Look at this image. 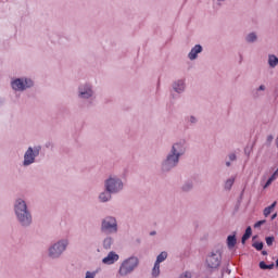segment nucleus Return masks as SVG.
I'll return each instance as SVG.
<instances>
[{
    "mask_svg": "<svg viewBox=\"0 0 278 278\" xmlns=\"http://www.w3.org/2000/svg\"><path fill=\"white\" fill-rule=\"evenodd\" d=\"M187 122L189 123V125H197V123H199V117H197L195 115H190L189 117H187Z\"/></svg>",
    "mask_w": 278,
    "mask_h": 278,
    "instance_id": "26",
    "label": "nucleus"
},
{
    "mask_svg": "<svg viewBox=\"0 0 278 278\" xmlns=\"http://www.w3.org/2000/svg\"><path fill=\"white\" fill-rule=\"evenodd\" d=\"M182 190H184L185 192H188V190H192V182H185V184L182 185Z\"/></svg>",
    "mask_w": 278,
    "mask_h": 278,
    "instance_id": "27",
    "label": "nucleus"
},
{
    "mask_svg": "<svg viewBox=\"0 0 278 278\" xmlns=\"http://www.w3.org/2000/svg\"><path fill=\"white\" fill-rule=\"evenodd\" d=\"M236 242H237L236 235H230L227 237L228 249H233V247H236Z\"/></svg>",
    "mask_w": 278,
    "mask_h": 278,
    "instance_id": "23",
    "label": "nucleus"
},
{
    "mask_svg": "<svg viewBox=\"0 0 278 278\" xmlns=\"http://www.w3.org/2000/svg\"><path fill=\"white\" fill-rule=\"evenodd\" d=\"M265 240L267 247H273V242H275V237H267Z\"/></svg>",
    "mask_w": 278,
    "mask_h": 278,
    "instance_id": "29",
    "label": "nucleus"
},
{
    "mask_svg": "<svg viewBox=\"0 0 278 278\" xmlns=\"http://www.w3.org/2000/svg\"><path fill=\"white\" fill-rule=\"evenodd\" d=\"M262 225H266V219L258 220L256 224H254V228L260 229Z\"/></svg>",
    "mask_w": 278,
    "mask_h": 278,
    "instance_id": "30",
    "label": "nucleus"
},
{
    "mask_svg": "<svg viewBox=\"0 0 278 278\" xmlns=\"http://www.w3.org/2000/svg\"><path fill=\"white\" fill-rule=\"evenodd\" d=\"M262 253H263L264 255H267V252H266V251H263Z\"/></svg>",
    "mask_w": 278,
    "mask_h": 278,
    "instance_id": "39",
    "label": "nucleus"
},
{
    "mask_svg": "<svg viewBox=\"0 0 278 278\" xmlns=\"http://www.w3.org/2000/svg\"><path fill=\"white\" fill-rule=\"evenodd\" d=\"M267 64L269 68H277L278 66V58L275 54H268L267 56Z\"/></svg>",
    "mask_w": 278,
    "mask_h": 278,
    "instance_id": "16",
    "label": "nucleus"
},
{
    "mask_svg": "<svg viewBox=\"0 0 278 278\" xmlns=\"http://www.w3.org/2000/svg\"><path fill=\"white\" fill-rule=\"evenodd\" d=\"M166 260H168V252L163 251L161 252L157 256L154 263L156 264H163V262H166Z\"/></svg>",
    "mask_w": 278,
    "mask_h": 278,
    "instance_id": "19",
    "label": "nucleus"
},
{
    "mask_svg": "<svg viewBox=\"0 0 278 278\" xmlns=\"http://www.w3.org/2000/svg\"><path fill=\"white\" fill-rule=\"evenodd\" d=\"M118 260H121V255L114 251H110L106 256L102 258V264H104V266H113Z\"/></svg>",
    "mask_w": 278,
    "mask_h": 278,
    "instance_id": "12",
    "label": "nucleus"
},
{
    "mask_svg": "<svg viewBox=\"0 0 278 278\" xmlns=\"http://www.w3.org/2000/svg\"><path fill=\"white\" fill-rule=\"evenodd\" d=\"M220 262H223V254H220V251H213L206 255L205 266L215 269L220 266Z\"/></svg>",
    "mask_w": 278,
    "mask_h": 278,
    "instance_id": "10",
    "label": "nucleus"
},
{
    "mask_svg": "<svg viewBox=\"0 0 278 278\" xmlns=\"http://www.w3.org/2000/svg\"><path fill=\"white\" fill-rule=\"evenodd\" d=\"M251 233H253V230L251 229V226H249L247 229H245V232L241 239V242L242 244H244L247 242V240H249V238H251Z\"/></svg>",
    "mask_w": 278,
    "mask_h": 278,
    "instance_id": "24",
    "label": "nucleus"
},
{
    "mask_svg": "<svg viewBox=\"0 0 278 278\" xmlns=\"http://www.w3.org/2000/svg\"><path fill=\"white\" fill-rule=\"evenodd\" d=\"M257 40H258V37H257V33H255V31L249 33L245 36V41L249 42L250 45L257 42Z\"/></svg>",
    "mask_w": 278,
    "mask_h": 278,
    "instance_id": "18",
    "label": "nucleus"
},
{
    "mask_svg": "<svg viewBox=\"0 0 278 278\" xmlns=\"http://www.w3.org/2000/svg\"><path fill=\"white\" fill-rule=\"evenodd\" d=\"M100 230L102 233H108L109 236L118 233V218L114 215H106L101 219Z\"/></svg>",
    "mask_w": 278,
    "mask_h": 278,
    "instance_id": "7",
    "label": "nucleus"
},
{
    "mask_svg": "<svg viewBox=\"0 0 278 278\" xmlns=\"http://www.w3.org/2000/svg\"><path fill=\"white\" fill-rule=\"evenodd\" d=\"M114 245V238L112 236H108L102 241V247L105 249V251H110L112 247Z\"/></svg>",
    "mask_w": 278,
    "mask_h": 278,
    "instance_id": "15",
    "label": "nucleus"
},
{
    "mask_svg": "<svg viewBox=\"0 0 278 278\" xmlns=\"http://www.w3.org/2000/svg\"><path fill=\"white\" fill-rule=\"evenodd\" d=\"M104 189L113 194H121L125 190V181L121 176L111 174L104 180Z\"/></svg>",
    "mask_w": 278,
    "mask_h": 278,
    "instance_id": "6",
    "label": "nucleus"
},
{
    "mask_svg": "<svg viewBox=\"0 0 278 278\" xmlns=\"http://www.w3.org/2000/svg\"><path fill=\"white\" fill-rule=\"evenodd\" d=\"M40 151H42V147L29 146L24 152V156L22 161L23 168H29V166L36 164V160L40 155Z\"/></svg>",
    "mask_w": 278,
    "mask_h": 278,
    "instance_id": "9",
    "label": "nucleus"
},
{
    "mask_svg": "<svg viewBox=\"0 0 278 278\" xmlns=\"http://www.w3.org/2000/svg\"><path fill=\"white\" fill-rule=\"evenodd\" d=\"M160 268H161V265L159 263L154 262V265H153L152 270H151V275H152L153 278L160 277V275H161V269Z\"/></svg>",
    "mask_w": 278,
    "mask_h": 278,
    "instance_id": "21",
    "label": "nucleus"
},
{
    "mask_svg": "<svg viewBox=\"0 0 278 278\" xmlns=\"http://www.w3.org/2000/svg\"><path fill=\"white\" fill-rule=\"evenodd\" d=\"M97 92L94 91V85L90 81H85L77 87V98L80 101H94Z\"/></svg>",
    "mask_w": 278,
    "mask_h": 278,
    "instance_id": "8",
    "label": "nucleus"
},
{
    "mask_svg": "<svg viewBox=\"0 0 278 278\" xmlns=\"http://www.w3.org/2000/svg\"><path fill=\"white\" fill-rule=\"evenodd\" d=\"M36 86L34 78L29 76H15L10 79V88L15 93L27 92Z\"/></svg>",
    "mask_w": 278,
    "mask_h": 278,
    "instance_id": "3",
    "label": "nucleus"
},
{
    "mask_svg": "<svg viewBox=\"0 0 278 278\" xmlns=\"http://www.w3.org/2000/svg\"><path fill=\"white\" fill-rule=\"evenodd\" d=\"M112 194L114 193L104 188V190L98 194V203H110V201H112Z\"/></svg>",
    "mask_w": 278,
    "mask_h": 278,
    "instance_id": "14",
    "label": "nucleus"
},
{
    "mask_svg": "<svg viewBox=\"0 0 278 278\" xmlns=\"http://www.w3.org/2000/svg\"><path fill=\"white\" fill-rule=\"evenodd\" d=\"M254 249H256V251H262L264 249V243L263 242H255L253 243Z\"/></svg>",
    "mask_w": 278,
    "mask_h": 278,
    "instance_id": "28",
    "label": "nucleus"
},
{
    "mask_svg": "<svg viewBox=\"0 0 278 278\" xmlns=\"http://www.w3.org/2000/svg\"><path fill=\"white\" fill-rule=\"evenodd\" d=\"M203 53V46L194 45L187 54V58L190 62H195L199 55Z\"/></svg>",
    "mask_w": 278,
    "mask_h": 278,
    "instance_id": "13",
    "label": "nucleus"
},
{
    "mask_svg": "<svg viewBox=\"0 0 278 278\" xmlns=\"http://www.w3.org/2000/svg\"><path fill=\"white\" fill-rule=\"evenodd\" d=\"M256 90H257V92H264V90H266V85L258 86V88Z\"/></svg>",
    "mask_w": 278,
    "mask_h": 278,
    "instance_id": "34",
    "label": "nucleus"
},
{
    "mask_svg": "<svg viewBox=\"0 0 278 278\" xmlns=\"http://www.w3.org/2000/svg\"><path fill=\"white\" fill-rule=\"evenodd\" d=\"M217 1V3H225V1H227V0H216Z\"/></svg>",
    "mask_w": 278,
    "mask_h": 278,
    "instance_id": "37",
    "label": "nucleus"
},
{
    "mask_svg": "<svg viewBox=\"0 0 278 278\" xmlns=\"http://www.w3.org/2000/svg\"><path fill=\"white\" fill-rule=\"evenodd\" d=\"M140 266V258L136 255H131L127 258H124L119 263V267L117 269V277L125 278L129 277V275H132V273L136 271V269Z\"/></svg>",
    "mask_w": 278,
    "mask_h": 278,
    "instance_id": "5",
    "label": "nucleus"
},
{
    "mask_svg": "<svg viewBox=\"0 0 278 278\" xmlns=\"http://www.w3.org/2000/svg\"><path fill=\"white\" fill-rule=\"evenodd\" d=\"M180 278H192V273L190 271H185L180 275Z\"/></svg>",
    "mask_w": 278,
    "mask_h": 278,
    "instance_id": "31",
    "label": "nucleus"
},
{
    "mask_svg": "<svg viewBox=\"0 0 278 278\" xmlns=\"http://www.w3.org/2000/svg\"><path fill=\"white\" fill-rule=\"evenodd\" d=\"M260 268H261L262 270H268V265H267L264 261H262V262L260 263Z\"/></svg>",
    "mask_w": 278,
    "mask_h": 278,
    "instance_id": "32",
    "label": "nucleus"
},
{
    "mask_svg": "<svg viewBox=\"0 0 278 278\" xmlns=\"http://www.w3.org/2000/svg\"><path fill=\"white\" fill-rule=\"evenodd\" d=\"M277 177H278V169L274 172V174L267 179L265 184H262L263 190H266V188H268L273 184V181H277Z\"/></svg>",
    "mask_w": 278,
    "mask_h": 278,
    "instance_id": "17",
    "label": "nucleus"
},
{
    "mask_svg": "<svg viewBox=\"0 0 278 278\" xmlns=\"http://www.w3.org/2000/svg\"><path fill=\"white\" fill-rule=\"evenodd\" d=\"M226 166H231V161L226 162Z\"/></svg>",
    "mask_w": 278,
    "mask_h": 278,
    "instance_id": "38",
    "label": "nucleus"
},
{
    "mask_svg": "<svg viewBox=\"0 0 278 278\" xmlns=\"http://www.w3.org/2000/svg\"><path fill=\"white\" fill-rule=\"evenodd\" d=\"M14 216L21 227H31L34 225V215H31V210L27 205L25 198H16L13 202Z\"/></svg>",
    "mask_w": 278,
    "mask_h": 278,
    "instance_id": "2",
    "label": "nucleus"
},
{
    "mask_svg": "<svg viewBox=\"0 0 278 278\" xmlns=\"http://www.w3.org/2000/svg\"><path fill=\"white\" fill-rule=\"evenodd\" d=\"M233 184H236V176H230L224 184L225 190H231Z\"/></svg>",
    "mask_w": 278,
    "mask_h": 278,
    "instance_id": "20",
    "label": "nucleus"
},
{
    "mask_svg": "<svg viewBox=\"0 0 278 278\" xmlns=\"http://www.w3.org/2000/svg\"><path fill=\"white\" fill-rule=\"evenodd\" d=\"M188 86L186 85V80L184 78H178L172 83L170 93L173 97L184 94Z\"/></svg>",
    "mask_w": 278,
    "mask_h": 278,
    "instance_id": "11",
    "label": "nucleus"
},
{
    "mask_svg": "<svg viewBox=\"0 0 278 278\" xmlns=\"http://www.w3.org/2000/svg\"><path fill=\"white\" fill-rule=\"evenodd\" d=\"M186 151H188V142L186 139H179L175 141L165 159L162 161L161 168L164 173H168L173 170V168H177L179 166V161L184 155H186Z\"/></svg>",
    "mask_w": 278,
    "mask_h": 278,
    "instance_id": "1",
    "label": "nucleus"
},
{
    "mask_svg": "<svg viewBox=\"0 0 278 278\" xmlns=\"http://www.w3.org/2000/svg\"><path fill=\"white\" fill-rule=\"evenodd\" d=\"M277 218V213H275L274 215H271V220H275Z\"/></svg>",
    "mask_w": 278,
    "mask_h": 278,
    "instance_id": "36",
    "label": "nucleus"
},
{
    "mask_svg": "<svg viewBox=\"0 0 278 278\" xmlns=\"http://www.w3.org/2000/svg\"><path fill=\"white\" fill-rule=\"evenodd\" d=\"M236 159H237V156H236L235 153H230V154L228 155V160H229L230 162H236Z\"/></svg>",
    "mask_w": 278,
    "mask_h": 278,
    "instance_id": "33",
    "label": "nucleus"
},
{
    "mask_svg": "<svg viewBox=\"0 0 278 278\" xmlns=\"http://www.w3.org/2000/svg\"><path fill=\"white\" fill-rule=\"evenodd\" d=\"M70 244L71 241L68 238H62L52 242L47 249L49 260H60V257L66 253Z\"/></svg>",
    "mask_w": 278,
    "mask_h": 278,
    "instance_id": "4",
    "label": "nucleus"
},
{
    "mask_svg": "<svg viewBox=\"0 0 278 278\" xmlns=\"http://www.w3.org/2000/svg\"><path fill=\"white\" fill-rule=\"evenodd\" d=\"M277 207V202H274L271 205L264 208L263 214L265 218H268L270 216V213Z\"/></svg>",
    "mask_w": 278,
    "mask_h": 278,
    "instance_id": "22",
    "label": "nucleus"
},
{
    "mask_svg": "<svg viewBox=\"0 0 278 278\" xmlns=\"http://www.w3.org/2000/svg\"><path fill=\"white\" fill-rule=\"evenodd\" d=\"M97 275H99V270H87L85 278H97Z\"/></svg>",
    "mask_w": 278,
    "mask_h": 278,
    "instance_id": "25",
    "label": "nucleus"
},
{
    "mask_svg": "<svg viewBox=\"0 0 278 278\" xmlns=\"http://www.w3.org/2000/svg\"><path fill=\"white\" fill-rule=\"evenodd\" d=\"M275 268V264L267 265V270H273Z\"/></svg>",
    "mask_w": 278,
    "mask_h": 278,
    "instance_id": "35",
    "label": "nucleus"
}]
</instances>
